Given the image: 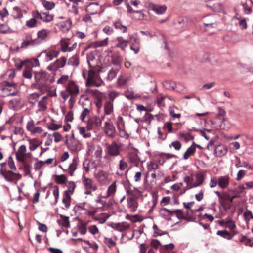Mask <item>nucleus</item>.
I'll return each instance as SVG.
<instances>
[{
	"label": "nucleus",
	"mask_w": 253,
	"mask_h": 253,
	"mask_svg": "<svg viewBox=\"0 0 253 253\" xmlns=\"http://www.w3.org/2000/svg\"><path fill=\"white\" fill-rule=\"evenodd\" d=\"M112 63L116 66L120 68L121 63L122 60V58L119 53H116L113 54L111 56Z\"/></svg>",
	"instance_id": "cd10ccee"
},
{
	"label": "nucleus",
	"mask_w": 253,
	"mask_h": 253,
	"mask_svg": "<svg viewBox=\"0 0 253 253\" xmlns=\"http://www.w3.org/2000/svg\"><path fill=\"white\" fill-rule=\"evenodd\" d=\"M54 16L52 14H50L48 12H44L42 13V20L45 22H49L53 20Z\"/></svg>",
	"instance_id": "6e6d98bb"
},
{
	"label": "nucleus",
	"mask_w": 253,
	"mask_h": 253,
	"mask_svg": "<svg viewBox=\"0 0 253 253\" xmlns=\"http://www.w3.org/2000/svg\"><path fill=\"white\" fill-rule=\"evenodd\" d=\"M107 40L108 38H106L104 40L101 41H95L91 43L90 46L96 48L98 47L106 46L108 43Z\"/></svg>",
	"instance_id": "c756f323"
},
{
	"label": "nucleus",
	"mask_w": 253,
	"mask_h": 253,
	"mask_svg": "<svg viewBox=\"0 0 253 253\" xmlns=\"http://www.w3.org/2000/svg\"><path fill=\"white\" fill-rule=\"evenodd\" d=\"M67 62L65 57H61L48 65L47 69L51 72H56L59 69L64 67Z\"/></svg>",
	"instance_id": "39448f33"
},
{
	"label": "nucleus",
	"mask_w": 253,
	"mask_h": 253,
	"mask_svg": "<svg viewBox=\"0 0 253 253\" xmlns=\"http://www.w3.org/2000/svg\"><path fill=\"white\" fill-rule=\"evenodd\" d=\"M71 197L70 194L67 191H64L62 202L65 204V207L68 209L70 206V200Z\"/></svg>",
	"instance_id": "c9c22d12"
},
{
	"label": "nucleus",
	"mask_w": 253,
	"mask_h": 253,
	"mask_svg": "<svg viewBox=\"0 0 253 253\" xmlns=\"http://www.w3.org/2000/svg\"><path fill=\"white\" fill-rule=\"evenodd\" d=\"M153 229L154 230V237H157L158 236H161L164 235L167 233L166 232H164L159 228V227L156 225L154 224L153 226Z\"/></svg>",
	"instance_id": "13d9d810"
},
{
	"label": "nucleus",
	"mask_w": 253,
	"mask_h": 253,
	"mask_svg": "<svg viewBox=\"0 0 253 253\" xmlns=\"http://www.w3.org/2000/svg\"><path fill=\"white\" fill-rule=\"evenodd\" d=\"M42 57L43 60L46 62H49L52 60V57L50 51L44 50L42 51L38 56V57Z\"/></svg>",
	"instance_id": "72a5a7b5"
},
{
	"label": "nucleus",
	"mask_w": 253,
	"mask_h": 253,
	"mask_svg": "<svg viewBox=\"0 0 253 253\" xmlns=\"http://www.w3.org/2000/svg\"><path fill=\"white\" fill-rule=\"evenodd\" d=\"M32 69L31 66H26L24 69L23 76L27 79H31L32 76Z\"/></svg>",
	"instance_id": "ea45409f"
},
{
	"label": "nucleus",
	"mask_w": 253,
	"mask_h": 253,
	"mask_svg": "<svg viewBox=\"0 0 253 253\" xmlns=\"http://www.w3.org/2000/svg\"><path fill=\"white\" fill-rule=\"evenodd\" d=\"M7 162L2 163L0 164V175L8 182H17L21 178V175L16 173L12 170H8L6 169Z\"/></svg>",
	"instance_id": "f257e3e1"
},
{
	"label": "nucleus",
	"mask_w": 253,
	"mask_h": 253,
	"mask_svg": "<svg viewBox=\"0 0 253 253\" xmlns=\"http://www.w3.org/2000/svg\"><path fill=\"white\" fill-rule=\"evenodd\" d=\"M12 15L15 19H19L23 17L21 10L17 6L13 8Z\"/></svg>",
	"instance_id": "49530a36"
},
{
	"label": "nucleus",
	"mask_w": 253,
	"mask_h": 253,
	"mask_svg": "<svg viewBox=\"0 0 253 253\" xmlns=\"http://www.w3.org/2000/svg\"><path fill=\"white\" fill-rule=\"evenodd\" d=\"M236 227L235 224L232 220H229L227 221L226 227L230 228L232 231L233 235L238 233V232L235 230Z\"/></svg>",
	"instance_id": "5fc2aeb1"
},
{
	"label": "nucleus",
	"mask_w": 253,
	"mask_h": 253,
	"mask_svg": "<svg viewBox=\"0 0 253 253\" xmlns=\"http://www.w3.org/2000/svg\"><path fill=\"white\" fill-rule=\"evenodd\" d=\"M17 87V84L15 82L2 81L1 83V88L2 92L5 94L3 96H15L18 93Z\"/></svg>",
	"instance_id": "f03ea898"
},
{
	"label": "nucleus",
	"mask_w": 253,
	"mask_h": 253,
	"mask_svg": "<svg viewBox=\"0 0 253 253\" xmlns=\"http://www.w3.org/2000/svg\"><path fill=\"white\" fill-rule=\"evenodd\" d=\"M55 181L59 184H65L67 183V178L63 174L55 175Z\"/></svg>",
	"instance_id": "e433bc0d"
},
{
	"label": "nucleus",
	"mask_w": 253,
	"mask_h": 253,
	"mask_svg": "<svg viewBox=\"0 0 253 253\" xmlns=\"http://www.w3.org/2000/svg\"><path fill=\"white\" fill-rule=\"evenodd\" d=\"M47 96H44L42 99L38 102L39 107V110L44 111L46 108V102Z\"/></svg>",
	"instance_id": "052dcab7"
},
{
	"label": "nucleus",
	"mask_w": 253,
	"mask_h": 253,
	"mask_svg": "<svg viewBox=\"0 0 253 253\" xmlns=\"http://www.w3.org/2000/svg\"><path fill=\"white\" fill-rule=\"evenodd\" d=\"M37 25V21L35 18H32L26 22V26L28 28H34Z\"/></svg>",
	"instance_id": "680f3d73"
},
{
	"label": "nucleus",
	"mask_w": 253,
	"mask_h": 253,
	"mask_svg": "<svg viewBox=\"0 0 253 253\" xmlns=\"http://www.w3.org/2000/svg\"><path fill=\"white\" fill-rule=\"evenodd\" d=\"M79 163V159L77 157H74L72 163L70 164L68 169V172L70 176H73L74 172L76 170L77 166Z\"/></svg>",
	"instance_id": "5701e85b"
},
{
	"label": "nucleus",
	"mask_w": 253,
	"mask_h": 253,
	"mask_svg": "<svg viewBox=\"0 0 253 253\" xmlns=\"http://www.w3.org/2000/svg\"><path fill=\"white\" fill-rule=\"evenodd\" d=\"M159 168V165L157 163L153 161L149 162L147 163V169L149 172L155 171Z\"/></svg>",
	"instance_id": "603ef678"
},
{
	"label": "nucleus",
	"mask_w": 253,
	"mask_h": 253,
	"mask_svg": "<svg viewBox=\"0 0 253 253\" xmlns=\"http://www.w3.org/2000/svg\"><path fill=\"white\" fill-rule=\"evenodd\" d=\"M78 130L80 134L84 138H90L91 136V133L85 130L84 127L78 126Z\"/></svg>",
	"instance_id": "37998d69"
},
{
	"label": "nucleus",
	"mask_w": 253,
	"mask_h": 253,
	"mask_svg": "<svg viewBox=\"0 0 253 253\" xmlns=\"http://www.w3.org/2000/svg\"><path fill=\"white\" fill-rule=\"evenodd\" d=\"M220 205H221L225 209H230L232 206L229 199V193L227 192H223V196L219 201Z\"/></svg>",
	"instance_id": "ddd939ff"
},
{
	"label": "nucleus",
	"mask_w": 253,
	"mask_h": 253,
	"mask_svg": "<svg viewBox=\"0 0 253 253\" xmlns=\"http://www.w3.org/2000/svg\"><path fill=\"white\" fill-rule=\"evenodd\" d=\"M101 119L97 117L94 116L87 121V128L88 130H91L93 127H99L101 125Z\"/></svg>",
	"instance_id": "f8f14e48"
},
{
	"label": "nucleus",
	"mask_w": 253,
	"mask_h": 253,
	"mask_svg": "<svg viewBox=\"0 0 253 253\" xmlns=\"http://www.w3.org/2000/svg\"><path fill=\"white\" fill-rule=\"evenodd\" d=\"M165 97L162 96L161 95H159L158 96L156 100L157 105L160 108V109L163 110V107L165 106V102L164 100Z\"/></svg>",
	"instance_id": "09e8293b"
},
{
	"label": "nucleus",
	"mask_w": 253,
	"mask_h": 253,
	"mask_svg": "<svg viewBox=\"0 0 253 253\" xmlns=\"http://www.w3.org/2000/svg\"><path fill=\"white\" fill-rule=\"evenodd\" d=\"M91 68L88 71V78L86 80V84L93 85L96 86H100L101 85V83H96L95 81V76L96 74L101 70V67L100 66H95L90 67Z\"/></svg>",
	"instance_id": "7ed1b4c3"
},
{
	"label": "nucleus",
	"mask_w": 253,
	"mask_h": 253,
	"mask_svg": "<svg viewBox=\"0 0 253 253\" xmlns=\"http://www.w3.org/2000/svg\"><path fill=\"white\" fill-rule=\"evenodd\" d=\"M104 244L109 248H112L114 247L116 245V241L114 240L112 238L105 237L104 239Z\"/></svg>",
	"instance_id": "864d4df0"
},
{
	"label": "nucleus",
	"mask_w": 253,
	"mask_h": 253,
	"mask_svg": "<svg viewBox=\"0 0 253 253\" xmlns=\"http://www.w3.org/2000/svg\"><path fill=\"white\" fill-rule=\"evenodd\" d=\"M129 160L135 165H137L140 161L138 155L135 154H132L129 155Z\"/></svg>",
	"instance_id": "774afa93"
},
{
	"label": "nucleus",
	"mask_w": 253,
	"mask_h": 253,
	"mask_svg": "<svg viewBox=\"0 0 253 253\" xmlns=\"http://www.w3.org/2000/svg\"><path fill=\"white\" fill-rule=\"evenodd\" d=\"M119 69V68L116 67L115 68H112L110 69L108 73V76L107 77V79L110 81L113 80L116 76Z\"/></svg>",
	"instance_id": "58836bf2"
},
{
	"label": "nucleus",
	"mask_w": 253,
	"mask_h": 253,
	"mask_svg": "<svg viewBox=\"0 0 253 253\" xmlns=\"http://www.w3.org/2000/svg\"><path fill=\"white\" fill-rule=\"evenodd\" d=\"M105 133L110 138H114L116 134V130L113 123L110 121L106 122L104 126Z\"/></svg>",
	"instance_id": "423d86ee"
},
{
	"label": "nucleus",
	"mask_w": 253,
	"mask_h": 253,
	"mask_svg": "<svg viewBox=\"0 0 253 253\" xmlns=\"http://www.w3.org/2000/svg\"><path fill=\"white\" fill-rule=\"evenodd\" d=\"M109 174L105 171L100 170L95 174L97 181L101 185H105L109 181Z\"/></svg>",
	"instance_id": "6e6552de"
},
{
	"label": "nucleus",
	"mask_w": 253,
	"mask_h": 253,
	"mask_svg": "<svg viewBox=\"0 0 253 253\" xmlns=\"http://www.w3.org/2000/svg\"><path fill=\"white\" fill-rule=\"evenodd\" d=\"M42 3L44 7L48 10H51L53 9L55 6V4L53 2L47 1L45 0H42Z\"/></svg>",
	"instance_id": "de8ad7c7"
},
{
	"label": "nucleus",
	"mask_w": 253,
	"mask_h": 253,
	"mask_svg": "<svg viewBox=\"0 0 253 253\" xmlns=\"http://www.w3.org/2000/svg\"><path fill=\"white\" fill-rule=\"evenodd\" d=\"M167 10V7L165 5H156L155 6L154 11L157 14H162Z\"/></svg>",
	"instance_id": "4d7b16f0"
},
{
	"label": "nucleus",
	"mask_w": 253,
	"mask_h": 253,
	"mask_svg": "<svg viewBox=\"0 0 253 253\" xmlns=\"http://www.w3.org/2000/svg\"><path fill=\"white\" fill-rule=\"evenodd\" d=\"M100 10L98 2L90 3L85 8V11L89 14L94 15Z\"/></svg>",
	"instance_id": "f3484780"
},
{
	"label": "nucleus",
	"mask_w": 253,
	"mask_h": 253,
	"mask_svg": "<svg viewBox=\"0 0 253 253\" xmlns=\"http://www.w3.org/2000/svg\"><path fill=\"white\" fill-rule=\"evenodd\" d=\"M60 26L62 30L68 31L71 28L72 20L69 19L66 22H62L60 23Z\"/></svg>",
	"instance_id": "a19ab883"
},
{
	"label": "nucleus",
	"mask_w": 253,
	"mask_h": 253,
	"mask_svg": "<svg viewBox=\"0 0 253 253\" xmlns=\"http://www.w3.org/2000/svg\"><path fill=\"white\" fill-rule=\"evenodd\" d=\"M82 182L85 189H89L92 190L97 189V186L95 182L92 179L86 177L84 175L82 176Z\"/></svg>",
	"instance_id": "1a4fd4ad"
},
{
	"label": "nucleus",
	"mask_w": 253,
	"mask_h": 253,
	"mask_svg": "<svg viewBox=\"0 0 253 253\" xmlns=\"http://www.w3.org/2000/svg\"><path fill=\"white\" fill-rule=\"evenodd\" d=\"M159 214L161 217L168 219L169 215L173 214V212L169 210L163 208L159 211Z\"/></svg>",
	"instance_id": "473e14b6"
},
{
	"label": "nucleus",
	"mask_w": 253,
	"mask_h": 253,
	"mask_svg": "<svg viewBox=\"0 0 253 253\" xmlns=\"http://www.w3.org/2000/svg\"><path fill=\"white\" fill-rule=\"evenodd\" d=\"M227 152V148L223 145H219L214 149V154L216 157H222Z\"/></svg>",
	"instance_id": "393cba45"
},
{
	"label": "nucleus",
	"mask_w": 253,
	"mask_h": 253,
	"mask_svg": "<svg viewBox=\"0 0 253 253\" xmlns=\"http://www.w3.org/2000/svg\"><path fill=\"white\" fill-rule=\"evenodd\" d=\"M69 79V76L67 75H62L57 81V83L59 84L64 85L66 84Z\"/></svg>",
	"instance_id": "0e129e2a"
},
{
	"label": "nucleus",
	"mask_w": 253,
	"mask_h": 253,
	"mask_svg": "<svg viewBox=\"0 0 253 253\" xmlns=\"http://www.w3.org/2000/svg\"><path fill=\"white\" fill-rule=\"evenodd\" d=\"M71 96H76L79 93V87L74 81H70L66 86Z\"/></svg>",
	"instance_id": "9d476101"
},
{
	"label": "nucleus",
	"mask_w": 253,
	"mask_h": 253,
	"mask_svg": "<svg viewBox=\"0 0 253 253\" xmlns=\"http://www.w3.org/2000/svg\"><path fill=\"white\" fill-rule=\"evenodd\" d=\"M68 64L77 67L79 64V57L77 55L73 56L69 59Z\"/></svg>",
	"instance_id": "a18cd8bd"
},
{
	"label": "nucleus",
	"mask_w": 253,
	"mask_h": 253,
	"mask_svg": "<svg viewBox=\"0 0 253 253\" xmlns=\"http://www.w3.org/2000/svg\"><path fill=\"white\" fill-rule=\"evenodd\" d=\"M217 235L222 237L226 239L227 240H230L233 237V235H231L228 231L224 230H218L217 232Z\"/></svg>",
	"instance_id": "4c0bfd02"
},
{
	"label": "nucleus",
	"mask_w": 253,
	"mask_h": 253,
	"mask_svg": "<svg viewBox=\"0 0 253 253\" xmlns=\"http://www.w3.org/2000/svg\"><path fill=\"white\" fill-rule=\"evenodd\" d=\"M125 96L128 99H132L138 97V96L135 94L133 91L128 90L125 93Z\"/></svg>",
	"instance_id": "69168bd1"
},
{
	"label": "nucleus",
	"mask_w": 253,
	"mask_h": 253,
	"mask_svg": "<svg viewBox=\"0 0 253 253\" xmlns=\"http://www.w3.org/2000/svg\"><path fill=\"white\" fill-rule=\"evenodd\" d=\"M26 128L32 134H40L42 132V129L41 127L35 126V123L33 120H31L27 123Z\"/></svg>",
	"instance_id": "dca6fc26"
},
{
	"label": "nucleus",
	"mask_w": 253,
	"mask_h": 253,
	"mask_svg": "<svg viewBox=\"0 0 253 253\" xmlns=\"http://www.w3.org/2000/svg\"><path fill=\"white\" fill-rule=\"evenodd\" d=\"M229 177L227 175L219 177L218 185L222 189L226 188L229 184Z\"/></svg>",
	"instance_id": "4be33fe9"
},
{
	"label": "nucleus",
	"mask_w": 253,
	"mask_h": 253,
	"mask_svg": "<svg viewBox=\"0 0 253 253\" xmlns=\"http://www.w3.org/2000/svg\"><path fill=\"white\" fill-rule=\"evenodd\" d=\"M196 147H199V146L195 143L189 147L184 154V159L187 160L190 156L193 155L196 152Z\"/></svg>",
	"instance_id": "b1692460"
},
{
	"label": "nucleus",
	"mask_w": 253,
	"mask_h": 253,
	"mask_svg": "<svg viewBox=\"0 0 253 253\" xmlns=\"http://www.w3.org/2000/svg\"><path fill=\"white\" fill-rule=\"evenodd\" d=\"M127 207L129 209L130 211L131 212H135L138 207V202L137 199H134L132 197H127L126 199Z\"/></svg>",
	"instance_id": "2eb2a0df"
},
{
	"label": "nucleus",
	"mask_w": 253,
	"mask_h": 253,
	"mask_svg": "<svg viewBox=\"0 0 253 253\" xmlns=\"http://www.w3.org/2000/svg\"><path fill=\"white\" fill-rule=\"evenodd\" d=\"M127 163L123 159L119 161V169L121 172L125 171L127 169Z\"/></svg>",
	"instance_id": "338daca9"
},
{
	"label": "nucleus",
	"mask_w": 253,
	"mask_h": 253,
	"mask_svg": "<svg viewBox=\"0 0 253 253\" xmlns=\"http://www.w3.org/2000/svg\"><path fill=\"white\" fill-rule=\"evenodd\" d=\"M174 245L172 243L165 245L161 249V253H170V252H173L171 251L174 248Z\"/></svg>",
	"instance_id": "c03bdc74"
},
{
	"label": "nucleus",
	"mask_w": 253,
	"mask_h": 253,
	"mask_svg": "<svg viewBox=\"0 0 253 253\" xmlns=\"http://www.w3.org/2000/svg\"><path fill=\"white\" fill-rule=\"evenodd\" d=\"M106 153L109 156L116 157L120 154L121 145L113 141L111 144H106Z\"/></svg>",
	"instance_id": "20e7f679"
},
{
	"label": "nucleus",
	"mask_w": 253,
	"mask_h": 253,
	"mask_svg": "<svg viewBox=\"0 0 253 253\" xmlns=\"http://www.w3.org/2000/svg\"><path fill=\"white\" fill-rule=\"evenodd\" d=\"M113 25L116 29L122 30L123 33H126L127 31V27L122 25L120 21L114 22Z\"/></svg>",
	"instance_id": "3c124183"
},
{
	"label": "nucleus",
	"mask_w": 253,
	"mask_h": 253,
	"mask_svg": "<svg viewBox=\"0 0 253 253\" xmlns=\"http://www.w3.org/2000/svg\"><path fill=\"white\" fill-rule=\"evenodd\" d=\"M205 174L202 172H198L195 175L196 179V183L197 184V187L201 185L204 182Z\"/></svg>",
	"instance_id": "2f4dec72"
},
{
	"label": "nucleus",
	"mask_w": 253,
	"mask_h": 253,
	"mask_svg": "<svg viewBox=\"0 0 253 253\" xmlns=\"http://www.w3.org/2000/svg\"><path fill=\"white\" fill-rule=\"evenodd\" d=\"M129 227V224L126 222H122L116 224L117 229L120 231H124Z\"/></svg>",
	"instance_id": "bf43d9fd"
},
{
	"label": "nucleus",
	"mask_w": 253,
	"mask_h": 253,
	"mask_svg": "<svg viewBox=\"0 0 253 253\" xmlns=\"http://www.w3.org/2000/svg\"><path fill=\"white\" fill-rule=\"evenodd\" d=\"M117 191V183L114 181L107 188V194L103 196L104 198H107L109 197H113Z\"/></svg>",
	"instance_id": "aec40b11"
},
{
	"label": "nucleus",
	"mask_w": 253,
	"mask_h": 253,
	"mask_svg": "<svg viewBox=\"0 0 253 253\" xmlns=\"http://www.w3.org/2000/svg\"><path fill=\"white\" fill-rule=\"evenodd\" d=\"M175 28L179 30H182L185 27L186 23L182 17H178L173 22Z\"/></svg>",
	"instance_id": "c85d7f7f"
},
{
	"label": "nucleus",
	"mask_w": 253,
	"mask_h": 253,
	"mask_svg": "<svg viewBox=\"0 0 253 253\" xmlns=\"http://www.w3.org/2000/svg\"><path fill=\"white\" fill-rule=\"evenodd\" d=\"M66 185L68 188V189L65 191H67L69 194H72L76 188V185L74 182L69 181L66 183Z\"/></svg>",
	"instance_id": "79ce46f5"
},
{
	"label": "nucleus",
	"mask_w": 253,
	"mask_h": 253,
	"mask_svg": "<svg viewBox=\"0 0 253 253\" xmlns=\"http://www.w3.org/2000/svg\"><path fill=\"white\" fill-rule=\"evenodd\" d=\"M58 224L62 227L69 228L70 227V222L69 217L62 215L60 216V219L57 220Z\"/></svg>",
	"instance_id": "bb28decb"
},
{
	"label": "nucleus",
	"mask_w": 253,
	"mask_h": 253,
	"mask_svg": "<svg viewBox=\"0 0 253 253\" xmlns=\"http://www.w3.org/2000/svg\"><path fill=\"white\" fill-rule=\"evenodd\" d=\"M119 130V135L125 139H127L129 137V134L124 129V126H118L117 127Z\"/></svg>",
	"instance_id": "8fccbe9b"
},
{
	"label": "nucleus",
	"mask_w": 253,
	"mask_h": 253,
	"mask_svg": "<svg viewBox=\"0 0 253 253\" xmlns=\"http://www.w3.org/2000/svg\"><path fill=\"white\" fill-rule=\"evenodd\" d=\"M131 79L129 75H124L120 77L118 79V84L120 85H124L127 84Z\"/></svg>",
	"instance_id": "f704fd0d"
},
{
	"label": "nucleus",
	"mask_w": 253,
	"mask_h": 253,
	"mask_svg": "<svg viewBox=\"0 0 253 253\" xmlns=\"http://www.w3.org/2000/svg\"><path fill=\"white\" fill-rule=\"evenodd\" d=\"M26 147L24 145H21L16 152V158L18 161L24 162L25 157L28 155L26 153Z\"/></svg>",
	"instance_id": "9b49d317"
},
{
	"label": "nucleus",
	"mask_w": 253,
	"mask_h": 253,
	"mask_svg": "<svg viewBox=\"0 0 253 253\" xmlns=\"http://www.w3.org/2000/svg\"><path fill=\"white\" fill-rule=\"evenodd\" d=\"M116 41V44L115 46L120 48L122 51H125L126 48L128 45L129 41L128 40L124 39L122 36H119L117 37Z\"/></svg>",
	"instance_id": "4468645a"
},
{
	"label": "nucleus",
	"mask_w": 253,
	"mask_h": 253,
	"mask_svg": "<svg viewBox=\"0 0 253 253\" xmlns=\"http://www.w3.org/2000/svg\"><path fill=\"white\" fill-rule=\"evenodd\" d=\"M53 194L55 197V203L54 204H56L58 202L59 197V187L57 185H54L53 186Z\"/></svg>",
	"instance_id": "e2e57ef3"
},
{
	"label": "nucleus",
	"mask_w": 253,
	"mask_h": 253,
	"mask_svg": "<svg viewBox=\"0 0 253 253\" xmlns=\"http://www.w3.org/2000/svg\"><path fill=\"white\" fill-rule=\"evenodd\" d=\"M126 193L128 195V197H132L137 199L141 195V192L136 188L131 189L130 187L126 188Z\"/></svg>",
	"instance_id": "a211bd4d"
},
{
	"label": "nucleus",
	"mask_w": 253,
	"mask_h": 253,
	"mask_svg": "<svg viewBox=\"0 0 253 253\" xmlns=\"http://www.w3.org/2000/svg\"><path fill=\"white\" fill-rule=\"evenodd\" d=\"M119 93L112 91L109 94V98L105 101L104 103V111H113V102L114 99L118 96Z\"/></svg>",
	"instance_id": "0eeeda50"
},
{
	"label": "nucleus",
	"mask_w": 253,
	"mask_h": 253,
	"mask_svg": "<svg viewBox=\"0 0 253 253\" xmlns=\"http://www.w3.org/2000/svg\"><path fill=\"white\" fill-rule=\"evenodd\" d=\"M143 115L142 117H139L136 119V121L146 122L148 124H150L151 121L154 119L153 116L149 113V112H143Z\"/></svg>",
	"instance_id": "6ab92c4d"
},
{
	"label": "nucleus",
	"mask_w": 253,
	"mask_h": 253,
	"mask_svg": "<svg viewBox=\"0 0 253 253\" xmlns=\"http://www.w3.org/2000/svg\"><path fill=\"white\" fill-rule=\"evenodd\" d=\"M194 175L192 174L184 178V181L186 183L188 189L197 187V184H196V182L194 181Z\"/></svg>",
	"instance_id": "412c9836"
},
{
	"label": "nucleus",
	"mask_w": 253,
	"mask_h": 253,
	"mask_svg": "<svg viewBox=\"0 0 253 253\" xmlns=\"http://www.w3.org/2000/svg\"><path fill=\"white\" fill-rule=\"evenodd\" d=\"M163 84L166 89L173 90H175L178 86H181L180 84H177L175 82L171 81H166L163 82Z\"/></svg>",
	"instance_id": "a878e982"
},
{
	"label": "nucleus",
	"mask_w": 253,
	"mask_h": 253,
	"mask_svg": "<svg viewBox=\"0 0 253 253\" xmlns=\"http://www.w3.org/2000/svg\"><path fill=\"white\" fill-rule=\"evenodd\" d=\"M50 33V31L47 29H43L37 32V36L39 39L42 40H45Z\"/></svg>",
	"instance_id": "7c9ffc66"
}]
</instances>
